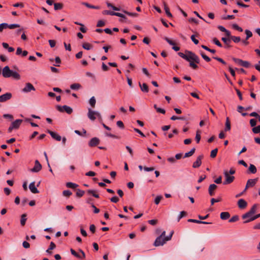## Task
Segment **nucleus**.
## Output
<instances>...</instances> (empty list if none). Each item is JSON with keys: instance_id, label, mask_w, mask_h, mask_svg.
Listing matches in <instances>:
<instances>
[{"instance_id": "nucleus-47", "label": "nucleus", "mask_w": 260, "mask_h": 260, "mask_svg": "<svg viewBox=\"0 0 260 260\" xmlns=\"http://www.w3.org/2000/svg\"><path fill=\"white\" fill-rule=\"evenodd\" d=\"M8 27L10 29H14L15 28L19 27L20 25L18 24H8Z\"/></svg>"}, {"instance_id": "nucleus-20", "label": "nucleus", "mask_w": 260, "mask_h": 260, "mask_svg": "<svg viewBox=\"0 0 260 260\" xmlns=\"http://www.w3.org/2000/svg\"><path fill=\"white\" fill-rule=\"evenodd\" d=\"M221 40L224 42V44L225 45V48H229L231 47L230 45V43H231V39L223 37L221 38Z\"/></svg>"}, {"instance_id": "nucleus-43", "label": "nucleus", "mask_w": 260, "mask_h": 260, "mask_svg": "<svg viewBox=\"0 0 260 260\" xmlns=\"http://www.w3.org/2000/svg\"><path fill=\"white\" fill-rule=\"evenodd\" d=\"M212 42L218 46L220 47H222V44L216 38H214L212 40Z\"/></svg>"}, {"instance_id": "nucleus-29", "label": "nucleus", "mask_w": 260, "mask_h": 260, "mask_svg": "<svg viewBox=\"0 0 260 260\" xmlns=\"http://www.w3.org/2000/svg\"><path fill=\"white\" fill-rule=\"evenodd\" d=\"M195 150V148H192L189 152L185 153L184 157H188L192 156L194 154Z\"/></svg>"}, {"instance_id": "nucleus-50", "label": "nucleus", "mask_w": 260, "mask_h": 260, "mask_svg": "<svg viewBox=\"0 0 260 260\" xmlns=\"http://www.w3.org/2000/svg\"><path fill=\"white\" fill-rule=\"evenodd\" d=\"M186 215V212L185 211H181L180 213V215L178 216V221H179V220L183 217L185 216Z\"/></svg>"}, {"instance_id": "nucleus-4", "label": "nucleus", "mask_w": 260, "mask_h": 260, "mask_svg": "<svg viewBox=\"0 0 260 260\" xmlns=\"http://www.w3.org/2000/svg\"><path fill=\"white\" fill-rule=\"evenodd\" d=\"M22 122V120L21 119H17L15 121H13L10 126L8 128V132L11 133L13 129H17L19 127L20 124Z\"/></svg>"}, {"instance_id": "nucleus-42", "label": "nucleus", "mask_w": 260, "mask_h": 260, "mask_svg": "<svg viewBox=\"0 0 260 260\" xmlns=\"http://www.w3.org/2000/svg\"><path fill=\"white\" fill-rule=\"evenodd\" d=\"M231 40H233L235 43H238L241 41L240 37L231 36Z\"/></svg>"}, {"instance_id": "nucleus-9", "label": "nucleus", "mask_w": 260, "mask_h": 260, "mask_svg": "<svg viewBox=\"0 0 260 260\" xmlns=\"http://www.w3.org/2000/svg\"><path fill=\"white\" fill-rule=\"evenodd\" d=\"M12 70H11L8 66L5 67L2 71V74L4 77L5 78H9L11 77L12 73Z\"/></svg>"}, {"instance_id": "nucleus-18", "label": "nucleus", "mask_w": 260, "mask_h": 260, "mask_svg": "<svg viewBox=\"0 0 260 260\" xmlns=\"http://www.w3.org/2000/svg\"><path fill=\"white\" fill-rule=\"evenodd\" d=\"M29 188L33 193H37L39 192L37 187L35 186V182H32L29 184Z\"/></svg>"}, {"instance_id": "nucleus-31", "label": "nucleus", "mask_w": 260, "mask_h": 260, "mask_svg": "<svg viewBox=\"0 0 260 260\" xmlns=\"http://www.w3.org/2000/svg\"><path fill=\"white\" fill-rule=\"evenodd\" d=\"M26 215L25 214H23L21 215L20 223L21 225L23 226L25 225L26 221Z\"/></svg>"}, {"instance_id": "nucleus-34", "label": "nucleus", "mask_w": 260, "mask_h": 260, "mask_svg": "<svg viewBox=\"0 0 260 260\" xmlns=\"http://www.w3.org/2000/svg\"><path fill=\"white\" fill-rule=\"evenodd\" d=\"M11 75V77L15 79L19 80L20 79V75L16 72L12 71Z\"/></svg>"}, {"instance_id": "nucleus-24", "label": "nucleus", "mask_w": 260, "mask_h": 260, "mask_svg": "<svg viewBox=\"0 0 260 260\" xmlns=\"http://www.w3.org/2000/svg\"><path fill=\"white\" fill-rule=\"evenodd\" d=\"M220 217L222 220H226L230 217V214L228 212H222L220 213Z\"/></svg>"}, {"instance_id": "nucleus-54", "label": "nucleus", "mask_w": 260, "mask_h": 260, "mask_svg": "<svg viewBox=\"0 0 260 260\" xmlns=\"http://www.w3.org/2000/svg\"><path fill=\"white\" fill-rule=\"evenodd\" d=\"M162 198V196H158L156 197V198L155 199V200H154V203L156 204V205H158L160 200H161V199Z\"/></svg>"}, {"instance_id": "nucleus-35", "label": "nucleus", "mask_w": 260, "mask_h": 260, "mask_svg": "<svg viewBox=\"0 0 260 260\" xmlns=\"http://www.w3.org/2000/svg\"><path fill=\"white\" fill-rule=\"evenodd\" d=\"M164 9L167 16L169 18H172L173 16L171 12H170L169 8L167 7V5H165Z\"/></svg>"}, {"instance_id": "nucleus-23", "label": "nucleus", "mask_w": 260, "mask_h": 260, "mask_svg": "<svg viewBox=\"0 0 260 260\" xmlns=\"http://www.w3.org/2000/svg\"><path fill=\"white\" fill-rule=\"evenodd\" d=\"M231 123L230 121V119L229 117H226L225 123V128H224V131L228 132L230 131L231 130Z\"/></svg>"}, {"instance_id": "nucleus-38", "label": "nucleus", "mask_w": 260, "mask_h": 260, "mask_svg": "<svg viewBox=\"0 0 260 260\" xmlns=\"http://www.w3.org/2000/svg\"><path fill=\"white\" fill-rule=\"evenodd\" d=\"M81 87V85L79 83H74L70 86V88L72 89L75 90V89H79Z\"/></svg>"}, {"instance_id": "nucleus-44", "label": "nucleus", "mask_w": 260, "mask_h": 260, "mask_svg": "<svg viewBox=\"0 0 260 260\" xmlns=\"http://www.w3.org/2000/svg\"><path fill=\"white\" fill-rule=\"evenodd\" d=\"M8 28V23H3L0 24V32H2L4 29Z\"/></svg>"}, {"instance_id": "nucleus-2", "label": "nucleus", "mask_w": 260, "mask_h": 260, "mask_svg": "<svg viewBox=\"0 0 260 260\" xmlns=\"http://www.w3.org/2000/svg\"><path fill=\"white\" fill-rule=\"evenodd\" d=\"M187 53V58H186V60L190 62V61L194 62L196 63H199L200 60L199 57L194 53L187 51H186Z\"/></svg>"}, {"instance_id": "nucleus-27", "label": "nucleus", "mask_w": 260, "mask_h": 260, "mask_svg": "<svg viewBox=\"0 0 260 260\" xmlns=\"http://www.w3.org/2000/svg\"><path fill=\"white\" fill-rule=\"evenodd\" d=\"M66 186L68 188L74 189L77 187L78 185L77 184L70 182L66 183Z\"/></svg>"}, {"instance_id": "nucleus-45", "label": "nucleus", "mask_w": 260, "mask_h": 260, "mask_svg": "<svg viewBox=\"0 0 260 260\" xmlns=\"http://www.w3.org/2000/svg\"><path fill=\"white\" fill-rule=\"evenodd\" d=\"M201 55L203 58L207 62H210L211 61V59L206 55H205L203 52H201Z\"/></svg>"}, {"instance_id": "nucleus-37", "label": "nucleus", "mask_w": 260, "mask_h": 260, "mask_svg": "<svg viewBox=\"0 0 260 260\" xmlns=\"http://www.w3.org/2000/svg\"><path fill=\"white\" fill-rule=\"evenodd\" d=\"M54 8L55 10H61L63 8V5L61 3H55Z\"/></svg>"}, {"instance_id": "nucleus-33", "label": "nucleus", "mask_w": 260, "mask_h": 260, "mask_svg": "<svg viewBox=\"0 0 260 260\" xmlns=\"http://www.w3.org/2000/svg\"><path fill=\"white\" fill-rule=\"evenodd\" d=\"M92 47V45L88 43H84L82 44V47L87 50H90Z\"/></svg>"}, {"instance_id": "nucleus-57", "label": "nucleus", "mask_w": 260, "mask_h": 260, "mask_svg": "<svg viewBox=\"0 0 260 260\" xmlns=\"http://www.w3.org/2000/svg\"><path fill=\"white\" fill-rule=\"evenodd\" d=\"M214 59L218 61L219 62H221V63L223 64H226V62L221 58L218 57H213Z\"/></svg>"}, {"instance_id": "nucleus-56", "label": "nucleus", "mask_w": 260, "mask_h": 260, "mask_svg": "<svg viewBox=\"0 0 260 260\" xmlns=\"http://www.w3.org/2000/svg\"><path fill=\"white\" fill-rule=\"evenodd\" d=\"M72 254L78 258H81V256L79 255L74 249H71L70 250Z\"/></svg>"}, {"instance_id": "nucleus-14", "label": "nucleus", "mask_w": 260, "mask_h": 260, "mask_svg": "<svg viewBox=\"0 0 260 260\" xmlns=\"http://www.w3.org/2000/svg\"><path fill=\"white\" fill-rule=\"evenodd\" d=\"M47 133H49L52 138L57 141H60L61 140V137L57 133L52 132L50 130H47Z\"/></svg>"}, {"instance_id": "nucleus-52", "label": "nucleus", "mask_w": 260, "mask_h": 260, "mask_svg": "<svg viewBox=\"0 0 260 260\" xmlns=\"http://www.w3.org/2000/svg\"><path fill=\"white\" fill-rule=\"evenodd\" d=\"M241 66L248 68L250 67V63L247 61L243 60Z\"/></svg>"}, {"instance_id": "nucleus-13", "label": "nucleus", "mask_w": 260, "mask_h": 260, "mask_svg": "<svg viewBox=\"0 0 260 260\" xmlns=\"http://www.w3.org/2000/svg\"><path fill=\"white\" fill-rule=\"evenodd\" d=\"M203 158V155H200L198 156L196 160L193 163L192 167L193 168H198L200 167L202 164V159Z\"/></svg>"}, {"instance_id": "nucleus-7", "label": "nucleus", "mask_w": 260, "mask_h": 260, "mask_svg": "<svg viewBox=\"0 0 260 260\" xmlns=\"http://www.w3.org/2000/svg\"><path fill=\"white\" fill-rule=\"evenodd\" d=\"M258 181V178L255 179H248L247 181L245 188L243 192H245L246 190L249 188L254 186Z\"/></svg>"}, {"instance_id": "nucleus-60", "label": "nucleus", "mask_w": 260, "mask_h": 260, "mask_svg": "<svg viewBox=\"0 0 260 260\" xmlns=\"http://www.w3.org/2000/svg\"><path fill=\"white\" fill-rule=\"evenodd\" d=\"M110 201L113 203H116L119 201V199L116 196H114L110 199Z\"/></svg>"}, {"instance_id": "nucleus-5", "label": "nucleus", "mask_w": 260, "mask_h": 260, "mask_svg": "<svg viewBox=\"0 0 260 260\" xmlns=\"http://www.w3.org/2000/svg\"><path fill=\"white\" fill-rule=\"evenodd\" d=\"M56 109L60 112H66L69 114H70L73 112L72 108L67 105H64L63 106H57L56 107Z\"/></svg>"}, {"instance_id": "nucleus-48", "label": "nucleus", "mask_w": 260, "mask_h": 260, "mask_svg": "<svg viewBox=\"0 0 260 260\" xmlns=\"http://www.w3.org/2000/svg\"><path fill=\"white\" fill-rule=\"evenodd\" d=\"M62 194L64 196L67 197H69L70 196L72 195V193L71 191H70L69 190H64L62 192Z\"/></svg>"}, {"instance_id": "nucleus-49", "label": "nucleus", "mask_w": 260, "mask_h": 260, "mask_svg": "<svg viewBox=\"0 0 260 260\" xmlns=\"http://www.w3.org/2000/svg\"><path fill=\"white\" fill-rule=\"evenodd\" d=\"M245 32L246 35V40H248L249 38L252 36V33L249 30L246 29L245 31Z\"/></svg>"}, {"instance_id": "nucleus-62", "label": "nucleus", "mask_w": 260, "mask_h": 260, "mask_svg": "<svg viewBox=\"0 0 260 260\" xmlns=\"http://www.w3.org/2000/svg\"><path fill=\"white\" fill-rule=\"evenodd\" d=\"M250 124L251 126H252V127H254V126H255L256 124V120L254 119H251L250 120Z\"/></svg>"}, {"instance_id": "nucleus-16", "label": "nucleus", "mask_w": 260, "mask_h": 260, "mask_svg": "<svg viewBox=\"0 0 260 260\" xmlns=\"http://www.w3.org/2000/svg\"><path fill=\"white\" fill-rule=\"evenodd\" d=\"M99 143L100 140L96 137H94L90 140L88 144L90 147H94L98 145Z\"/></svg>"}, {"instance_id": "nucleus-61", "label": "nucleus", "mask_w": 260, "mask_h": 260, "mask_svg": "<svg viewBox=\"0 0 260 260\" xmlns=\"http://www.w3.org/2000/svg\"><path fill=\"white\" fill-rule=\"evenodd\" d=\"M189 65L190 67L193 69H197L198 68L196 63H195L194 62L190 61V62L189 63Z\"/></svg>"}, {"instance_id": "nucleus-12", "label": "nucleus", "mask_w": 260, "mask_h": 260, "mask_svg": "<svg viewBox=\"0 0 260 260\" xmlns=\"http://www.w3.org/2000/svg\"><path fill=\"white\" fill-rule=\"evenodd\" d=\"M35 90V88L34 87L33 85L30 83H26L25 87L22 89V91L25 93Z\"/></svg>"}, {"instance_id": "nucleus-10", "label": "nucleus", "mask_w": 260, "mask_h": 260, "mask_svg": "<svg viewBox=\"0 0 260 260\" xmlns=\"http://www.w3.org/2000/svg\"><path fill=\"white\" fill-rule=\"evenodd\" d=\"M96 115H99V112L92 110L91 109H88L87 116L92 121H94L96 119Z\"/></svg>"}, {"instance_id": "nucleus-32", "label": "nucleus", "mask_w": 260, "mask_h": 260, "mask_svg": "<svg viewBox=\"0 0 260 260\" xmlns=\"http://www.w3.org/2000/svg\"><path fill=\"white\" fill-rule=\"evenodd\" d=\"M171 119L172 120H186V118L184 116H182V117H178V116H175V115H173L171 117Z\"/></svg>"}, {"instance_id": "nucleus-51", "label": "nucleus", "mask_w": 260, "mask_h": 260, "mask_svg": "<svg viewBox=\"0 0 260 260\" xmlns=\"http://www.w3.org/2000/svg\"><path fill=\"white\" fill-rule=\"evenodd\" d=\"M239 220V216L238 215L233 216L230 220V222H234Z\"/></svg>"}, {"instance_id": "nucleus-15", "label": "nucleus", "mask_w": 260, "mask_h": 260, "mask_svg": "<svg viewBox=\"0 0 260 260\" xmlns=\"http://www.w3.org/2000/svg\"><path fill=\"white\" fill-rule=\"evenodd\" d=\"M237 204L238 207L241 209H245L247 206V202L243 199L239 200Z\"/></svg>"}, {"instance_id": "nucleus-28", "label": "nucleus", "mask_w": 260, "mask_h": 260, "mask_svg": "<svg viewBox=\"0 0 260 260\" xmlns=\"http://www.w3.org/2000/svg\"><path fill=\"white\" fill-rule=\"evenodd\" d=\"M248 170L249 172L252 174H255L257 171L255 166L252 164L250 165Z\"/></svg>"}, {"instance_id": "nucleus-39", "label": "nucleus", "mask_w": 260, "mask_h": 260, "mask_svg": "<svg viewBox=\"0 0 260 260\" xmlns=\"http://www.w3.org/2000/svg\"><path fill=\"white\" fill-rule=\"evenodd\" d=\"M89 104L92 107H94L96 103V100L94 96L91 97L89 100Z\"/></svg>"}, {"instance_id": "nucleus-53", "label": "nucleus", "mask_w": 260, "mask_h": 260, "mask_svg": "<svg viewBox=\"0 0 260 260\" xmlns=\"http://www.w3.org/2000/svg\"><path fill=\"white\" fill-rule=\"evenodd\" d=\"M232 26H233V28H234L240 32L243 31V29L241 27L239 26L237 24H233Z\"/></svg>"}, {"instance_id": "nucleus-17", "label": "nucleus", "mask_w": 260, "mask_h": 260, "mask_svg": "<svg viewBox=\"0 0 260 260\" xmlns=\"http://www.w3.org/2000/svg\"><path fill=\"white\" fill-rule=\"evenodd\" d=\"M217 188V186L216 185H215V184H210L209 185V189H208L209 194L211 196H213L214 194V191L215 190H216Z\"/></svg>"}, {"instance_id": "nucleus-30", "label": "nucleus", "mask_w": 260, "mask_h": 260, "mask_svg": "<svg viewBox=\"0 0 260 260\" xmlns=\"http://www.w3.org/2000/svg\"><path fill=\"white\" fill-rule=\"evenodd\" d=\"M257 207L258 205L257 204H254L248 212L254 215L256 211Z\"/></svg>"}, {"instance_id": "nucleus-3", "label": "nucleus", "mask_w": 260, "mask_h": 260, "mask_svg": "<svg viewBox=\"0 0 260 260\" xmlns=\"http://www.w3.org/2000/svg\"><path fill=\"white\" fill-rule=\"evenodd\" d=\"M223 174L225 178V180L223 182V184L224 185L231 184L234 181L235 177L234 176L230 175L227 170H224L223 171Z\"/></svg>"}, {"instance_id": "nucleus-59", "label": "nucleus", "mask_w": 260, "mask_h": 260, "mask_svg": "<svg viewBox=\"0 0 260 260\" xmlns=\"http://www.w3.org/2000/svg\"><path fill=\"white\" fill-rule=\"evenodd\" d=\"M105 24V23L104 21L103 20H99L98 21V23H97V24H96V26L97 27H102V26H104Z\"/></svg>"}, {"instance_id": "nucleus-1", "label": "nucleus", "mask_w": 260, "mask_h": 260, "mask_svg": "<svg viewBox=\"0 0 260 260\" xmlns=\"http://www.w3.org/2000/svg\"><path fill=\"white\" fill-rule=\"evenodd\" d=\"M173 234L174 231H172L169 236H166V232H162L161 235L155 239L154 245L156 247L162 246L167 241H170L171 239Z\"/></svg>"}, {"instance_id": "nucleus-19", "label": "nucleus", "mask_w": 260, "mask_h": 260, "mask_svg": "<svg viewBox=\"0 0 260 260\" xmlns=\"http://www.w3.org/2000/svg\"><path fill=\"white\" fill-rule=\"evenodd\" d=\"M139 85L141 88V90L142 92H148L149 91L148 86L146 83L141 84L140 82L139 83Z\"/></svg>"}, {"instance_id": "nucleus-21", "label": "nucleus", "mask_w": 260, "mask_h": 260, "mask_svg": "<svg viewBox=\"0 0 260 260\" xmlns=\"http://www.w3.org/2000/svg\"><path fill=\"white\" fill-rule=\"evenodd\" d=\"M86 192L89 195H92L93 197L96 198H99V195L98 193H97V191L89 189L86 191Z\"/></svg>"}, {"instance_id": "nucleus-40", "label": "nucleus", "mask_w": 260, "mask_h": 260, "mask_svg": "<svg viewBox=\"0 0 260 260\" xmlns=\"http://www.w3.org/2000/svg\"><path fill=\"white\" fill-rule=\"evenodd\" d=\"M217 152H218V149L217 148H215V149L212 150L211 151V154H210L211 157H212V158L215 157L216 155H217Z\"/></svg>"}, {"instance_id": "nucleus-55", "label": "nucleus", "mask_w": 260, "mask_h": 260, "mask_svg": "<svg viewBox=\"0 0 260 260\" xmlns=\"http://www.w3.org/2000/svg\"><path fill=\"white\" fill-rule=\"evenodd\" d=\"M233 60H234V61L235 63H238V64H240V66H241L243 60L239 59V58H233Z\"/></svg>"}, {"instance_id": "nucleus-36", "label": "nucleus", "mask_w": 260, "mask_h": 260, "mask_svg": "<svg viewBox=\"0 0 260 260\" xmlns=\"http://www.w3.org/2000/svg\"><path fill=\"white\" fill-rule=\"evenodd\" d=\"M201 131L197 130L196 135V140L198 143H199L201 140Z\"/></svg>"}, {"instance_id": "nucleus-11", "label": "nucleus", "mask_w": 260, "mask_h": 260, "mask_svg": "<svg viewBox=\"0 0 260 260\" xmlns=\"http://www.w3.org/2000/svg\"><path fill=\"white\" fill-rule=\"evenodd\" d=\"M12 97V94L10 92H7L3 95H0V102L4 103L9 100Z\"/></svg>"}, {"instance_id": "nucleus-41", "label": "nucleus", "mask_w": 260, "mask_h": 260, "mask_svg": "<svg viewBox=\"0 0 260 260\" xmlns=\"http://www.w3.org/2000/svg\"><path fill=\"white\" fill-rule=\"evenodd\" d=\"M85 193V191L79 189H77L76 196L78 197H82Z\"/></svg>"}, {"instance_id": "nucleus-63", "label": "nucleus", "mask_w": 260, "mask_h": 260, "mask_svg": "<svg viewBox=\"0 0 260 260\" xmlns=\"http://www.w3.org/2000/svg\"><path fill=\"white\" fill-rule=\"evenodd\" d=\"M191 38V40H192V41L196 44V45H197L199 44V41L196 39L195 38V36L194 35H192L190 37Z\"/></svg>"}, {"instance_id": "nucleus-25", "label": "nucleus", "mask_w": 260, "mask_h": 260, "mask_svg": "<svg viewBox=\"0 0 260 260\" xmlns=\"http://www.w3.org/2000/svg\"><path fill=\"white\" fill-rule=\"evenodd\" d=\"M188 222H194L197 223H202V224H211V222H208L206 221H202L201 220H197V219H189L188 220Z\"/></svg>"}, {"instance_id": "nucleus-8", "label": "nucleus", "mask_w": 260, "mask_h": 260, "mask_svg": "<svg viewBox=\"0 0 260 260\" xmlns=\"http://www.w3.org/2000/svg\"><path fill=\"white\" fill-rule=\"evenodd\" d=\"M42 166L38 160L35 161L34 167L30 170V171L34 173H38L41 170Z\"/></svg>"}, {"instance_id": "nucleus-26", "label": "nucleus", "mask_w": 260, "mask_h": 260, "mask_svg": "<svg viewBox=\"0 0 260 260\" xmlns=\"http://www.w3.org/2000/svg\"><path fill=\"white\" fill-rule=\"evenodd\" d=\"M81 4H82V5L86 6V7H87L88 8L95 9H100V7L91 5L88 4V3H86V2H82Z\"/></svg>"}, {"instance_id": "nucleus-58", "label": "nucleus", "mask_w": 260, "mask_h": 260, "mask_svg": "<svg viewBox=\"0 0 260 260\" xmlns=\"http://www.w3.org/2000/svg\"><path fill=\"white\" fill-rule=\"evenodd\" d=\"M116 124H117V125L119 127H120V128H122V129H123V128H124V124H123V122H122V121H120V120L118 121L117 122V123H116Z\"/></svg>"}, {"instance_id": "nucleus-64", "label": "nucleus", "mask_w": 260, "mask_h": 260, "mask_svg": "<svg viewBox=\"0 0 260 260\" xmlns=\"http://www.w3.org/2000/svg\"><path fill=\"white\" fill-rule=\"evenodd\" d=\"M165 40L171 45L174 46L175 44V43L173 41L167 37H165Z\"/></svg>"}, {"instance_id": "nucleus-46", "label": "nucleus", "mask_w": 260, "mask_h": 260, "mask_svg": "<svg viewBox=\"0 0 260 260\" xmlns=\"http://www.w3.org/2000/svg\"><path fill=\"white\" fill-rule=\"evenodd\" d=\"M55 61L56 64H54V66H56V67H59L60 64L61 63V60H60V58H59V57H58V56L56 57L55 58Z\"/></svg>"}, {"instance_id": "nucleus-22", "label": "nucleus", "mask_w": 260, "mask_h": 260, "mask_svg": "<svg viewBox=\"0 0 260 260\" xmlns=\"http://www.w3.org/2000/svg\"><path fill=\"white\" fill-rule=\"evenodd\" d=\"M55 247L56 245L55 244V243L53 242H51L50 244L49 247L48 248V249L46 250V252L49 254H52V252L51 250L55 249Z\"/></svg>"}, {"instance_id": "nucleus-6", "label": "nucleus", "mask_w": 260, "mask_h": 260, "mask_svg": "<svg viewBox=\"0 0 260 260\" xmlns=\"http://www.w3.org/2000/svg\"><path fill=\"white\" fill-rule=\"evenodd\" d=\"M254 215L249 213V212H246L242 216L243 219L245 221L243 222L244 223H246L254 220L253 218Z\"/></svg>"}]
</instances>
